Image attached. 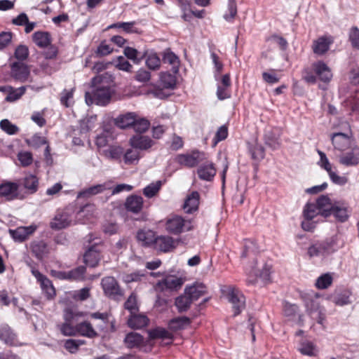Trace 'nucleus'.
I'll return each mask as SVG.
<instances>
[{"instance_id": "4be33fe9", "label": "nucleus", "mask_w": 359, "mask_h": 359, "mask_svg": "<svg viewBox=\"0 0 359 359\" xmlns=\"http://www.w3.org/2000/svg\"><path fill=\"white\" fill-rule=\"evenodd\" d=\"M126 209L133 213H139L143 208V198L142 196L131 195L125 202Z\"/></svg>"}, {"instance_id": "a19ab883", "label": "nucleus", "mask_w": 359, "mask_h": 359, "mask_svg": "<svg viewBox=\"0 0 359 359\" xmlns=\"http://www.w3.org/2000/svg\"><path fill=\"white\" fill-rule=\"evenodd\" d=\"M192 302V300L184 292L183 295L178 297L175 299V306H177L179 312H184L189 309Z\"/></svg>"}, {"instance_id": "680f3d73", "label": "nucleus", "mask_w": 359, "mask_h": 359, "mask_svg": "<svg viewBox=\"0 0 359 359\" xmlns=\"http://www.w3.org/2000/svg\"><path fill=\"white\" fill-rule=\"evenodd\" d=\"M237 14L236 0H229L228 12L224 14V18L227 21L233 20Z\"/></svg>"}, {"instance_id": "dca6fc26", "label": "nucleus", "mask_w": 359, "mask_h": 359, "mask_svg": "<svg viewBox=\"0 0 359 359\" xmlns=\"http://www.w3.org/2000/svg\"><path fill=\"white\" fill-rule=\"evenodd\" d=\"M129 142L133 148L140 150H147L154 144L150 137L143 135H134L130 139Z\"/></svg>"}, {"instance_id": "9b49d317", "label": "nucleus", "mask_w": 359, "mask_h": 359, "mask_svg": "<svg viewBox=\"0 0 359 359\" xmlns=\"http://www.w3.org/2000/svg\"><path fill=\"white\" fill-rule=\"evenodd\" d=\"M11 76L21 82L26 81L29 75L30 70L27 65L22 62H15L11 65Z\"/></svg>"}, {"instance_id": "f03ea898", "label": "nucleus", "mask_w": 359, "mask_h": 359, "mask_svg": "<svg viewBox=\"0 0 359 359\" xmlns=\"http://www.w3.org/2000/svg\"><path fill=\"white\" fill-rule=\"evenodd\" d=\"M193 221L182 216L174 215L169 217L165 223L166 230L175 235L193 229Z\"/></svg>"}, {"instance_id": "4c0bfd02", "label": "nucleus", "mask_w": 359, "mask_h": 359, "mask_svg": "<svg viewBox=\"0 0 359 359\" xmlns=\"http://www.w3.org/2000/svg\"><path fill=\"white\" fill-rule=\"evenodd\" d=\"M123 154V147L116 145L109 146L102 151V155L107 158L114 161H120Z\"/></svg>"}, {"instance_id": "393cba45", "label": "nucleus", "mask_w": 359, "mask_h": 359, "mask_svg": "<svg viewBox=\"0 0 359 359\" xmlns=\"http://www.w3.org/2000/svg\"><path fill=\"white\" fill-rule=\"evenodd\" d=\"M29 249L32 254L40 260L48 253L47 245L43 241H33L29 243Z\"/></svg>"}, {"instance_id": "bb28decb", "label": "nucleus", "mask_w": 359, "mask_h": 359, "mask_svg": "<svg viewBox=\"0 0 359 359\" xmlns=\"http://www.w3.org/2000/svg\"><path fill=\"white\" fill-rule=\"evenodd\" d=\"M110 187L107 183L99 184L81 191L78 194V198H89L104 192L105 190L109 189Z\"/></svg>"}, {"instance_id": "6e6d98bb", "label": "nucleus", "mask_w": 359, "mask_h": 359, "mask_svg": "<svg viewBox=\"0 0 359 359\" xmlns=\"http://www.w3.org/2000/svg\"><path fill=\"white\" fill-rule=\"evenodd\" d=\"M140 158L139 152L137 150L128 149L124 154L123 159L126 164H133Z\"/></svg>"}, {"instance_id": "412c9836", "label": "nucleus", "mask_w": 359, "mask_h": 359, "mask_svg": "<svg viewBox=\"0 0 359 359\" xmlns=\"http://www.w3.org/2000/svg\"><path fill=\"white\" fill-rule=\"evenodd\" d=\"M349 212L348 208L344 203L335 202L331 215H333L338 222H344L348 219Z\"/></svg>"}, {"instance_id": "6e6552de", "label": "nucleus", "mask_w": 359, "mask_h": 359, "mask_svg": "<svg viewBox=\"0 0 359 359\" xmlns=\"http://www.w3.org/2000/svg\"><path fill=\"white\" fill-rule=\"evenodd\" d=\"M32 275L39 283L42 291L45 293L47 298L51 299L55 295V290L52 282L44 275L35 269H32Z\"/></svg>"}, {"instance_id": "c756f323", "label": "nucleus", "mask_w": 359, "mask_h": 359, "mask_svg": "<svg viewBox=\"0 0 359 359\" xmlns=\"http://www.w3.org/2000/svg\"><path fill=\"white\" fill-rule=\"evenodd\" d=\"M18 185L14 182H6L0 185V196L8 200L16 197Z\"/></svg>"}, {"instance_id": "39448f33", "label": "nucleus", "mask_w": 359, "mask_h": 359, "mask_svg": "<svg viewBox=\"0 0 359 359\" xmlns=\"http://www.w3.org/2000/svg\"><path fill=\"white\" fill-rule=\"evenodd\" d=\"M101 285L104 294L112 299L119 300L123 295L117 280L112 276H107L102 279Z\"/></svg>"}, {"instance_id": "7c9ffc66", "label": "nucleus", "mask_w": 359, "mask_h": 359, "mask_svg": "<svg viewBox=\"0 0 359 359\" xmlns=\"http://www.w3.org/2000/svg\"><path fill=\"white\" fill-rule=\"evenodd\" d=\"M306 306L308 312L312 316V318L316 319L319 324L323 325L325 318V312L319 309L318 304L313 301H311L310 302H307L306 304Z\"/></svg>"}, {"instance_id": "4468645a", "label": "nucleus", "mask_w": 359, "mask_h": 359, "mask_svg": "<svg viewBox=\"0 0 359 359\" xmlns=\"http://www.w3.org/2000/svg\"><path fill=\"white\" fill-rule=\"evenodd\" d=\"M270 280V272L269 269L264 268L257 275L255 272L249 274L247 278L248 285L262 287Z\"/></svg>"}, {"instance_id": "2f4dec72", "label": "nucleus", "mask_w": 359, "mask_h": 359, "mask_svg": "<svg viewBox=\"0 0 359 359\" xmlns=\"http://www.w3.org/2000/svg\"><path fill=\"white\" fill-rule=\"evenodd\" d=\"M200 179L210 181L216 174V170L211 163L201 165L197 170Z\"/></svg>"}, {"instance_id": "49530a36", "label": "nucleus", "mask_w": 359, "mask_h": 359, "mask_svg": "<svg viewBox=\"0 0 359 359\" xmlns=\"http://www.w3.org/2000/svg\"><path fill=\"white\" fill-rule=\"evenodd\" d=\"M149 126L150 123L148 120L144 118H137V116L136 115L132 128L135 132L142 133L148 130Z\"/></svg>"}, {"instance_id": "8fccbe9b", "label": "nucleus", "mask_w": 359, "mask_h": 359, "mask_svg": "<svg viewBox=\"0 0 359 359\" xmlns=\"http://www.w3.org/2000/svg\"><path fill=\"white\" fill-rule=\"evenodd\" d=\"M26 143L32 147L39 148L41 146L47 144V140L44 137L35 134L29 139H26Z\"/></svg>"}, {"instance_id": "2eb2a0df", "label": "nucleus", "mask_w": 359, "mask_h": 359, "mask_svg": "<svg viewBox=\"0 0 359 359\" xmlns=\"http://www.w3.org/2000/svg\"><path fill=\"white\" fill-rule=\"evenodd\" d=\"M339 163L346 166H355L359 163V147L354 146L339 158Z\"/></svg>"}, {"instance_id": "5701e85b", "label": "nucleus", "mask_w": 359, "mask_h": 359, "mask_svg": "<svg viewBox=\"0 0 359 359\" xmlns=\"http://www.w3.org/2000/svg\"><path fill=\"white\" fill-rule=\"evenodd\" d=\"M184 292L189 298L194 301H196L202 295L206 292V287L201 283H196L191 285L187 286L184 289Z\"/></svg>"}, {"instance_id": "9d476101", "label": "nucleus", "mask_w": 359, "mask_h": 359, "mask_svg": "<svg viewBox=\"0 0 359 359\" xmlns=\"http://www.w3.org/2000/svg\"><path fill=\"white\" fill-rule=\"evenodd\" d=\"M36 225L28 226H19L15 229H9L8 233L16 242H23L32 235L36 230Z\"/></svg>"}, {"instance_id": "ddd939ff", "label": "nucleus", "mask_w": 359, "mask_h": 359, "mask_svg": "<svg viewBox=\"0 0 359 359\" xmlns=\"http://www.w3.org/2000/svg\"><path fill=\"white\" fill-rule=\"evenodd\" d=\"M312 69L319 79L325 83L330 81L332 74L330 67L323 61L313 63Z\"/></svg>"}, {"instance_id": "37998d69", "label": "nucleus", "mask_w": 359, "mask_h": 359, "mask_svg": "<svg viewBox=\"0 0 359 359\" xmlns=\"http://www.w3.org/2000/svg\"><path fill=\"white\" fill-rule=\"evenodd\" d=\"M23 185L29 193L33 194L37 191L39 185L38 179L34 175H28L24 178Z\"/></svg>"}, {"instance_id": "f8f14e48", "label": "nucleus", "mask_w": 359, "mask_h": 359, "mask_svg": "<svg viewBox=\"0 0 359 359\" xmlns=\"http://www.w3.org/2000/svg\"><path fill=\"white\" fill-rule=\"evenodd\" d=\"M72 221V216L68 211H61L57 212L50 226L53 229L60 230L69 226Z\"/></svg>"}, {"instance_id": "a211bd4d", "label": "nucleus", "mask_w": 359, "mask_h": 359, "mask_svg": "<svg viewBox=\"0 0 359 359\" xmlns=\"http://www.w3.org/2000/svg\"><path fill=\"white\" fill-rule=\"evenodd\" d=\"M333 40L330 36H322L315 40L313 43L312 48L315 54L322 55L325 53L330 46L332 43Z\"/></svg>"}, {"instance_id": "423d86ee", "label": "nucleus", "mask_w": 359, "mask_h": 359, "mask_svg": "<svg viewBox=\"0 0 359 359\" xmlns=\"http://www.w3.org/2000/svg\"><path fill=\"white\" fill-rule=\"evenodd\" d=\"M86 267L83 266H78L68 271L51 270L52 276L59 280H67L69 281H79L84 280Z\"/></svg>"}, {"instance_id": "c9c22d12", "label": "nucleus", "mask_w": 359, "mask_h": 359, "mask_svg": "<svg viewBox=\"0 0 359 359\" xmlns=\"http://www.w3.org/2000/svg\"><path fill=\"white\" fill-rule=\"evenodd\" d=\"M352 292L348 290H344L336 292L332 297V302L337 306H344L351 303Z\"/></svg>"}, {"instance_id": "864d4df0", "label": "nucleus", "mask_w": 359, "mask_h": 359, "mask_svg": "<svg viewBox=\"0 0 359 359\" xmlns=\"http://www.w3.org/2000/svg\"><path fill=\"white\" fill-rule=\"evenodd\" d=\"M299 351L303 355L313 356L316 355L317 349L311 342H304L299 348Z\"/></svg>"}, {"instance_id": "6ab92c4d", "label": "nucleus", "mask_w": 359, "mask_h": 359, "mask_svg": "<svg viewBox=\"0 0 359 359\" xmlns=\"http://www.w3.org/2000/svg\"><path fill=\"white\" fill-rule=\"evenodd\" d=\"M200 194L196 191H192L187 195L183 205V209L185 212L190 214L196 211L198 208Z\"/></svg>"}, {"instance_id": "4d7b16f0", "label": "nucleus", "mask_w": 359, "mask_h": 359, "mask_svg": "<svg viewBox=\"0 0 359 359\" xmlns=\"http://www.w3.org/2000/svg\"><path fill=\"white\" fill-rule=\"evenodd\" d=\"M25 93V87L22 86L18 88H11L6 97L8 102H13L18 100Z\"/></svg>"}, {"instance_id": "5fc2aeb1", "label": "nucleus", "mask_w": 359, "mask_h": 359, "mask_svg": "<svg viewBox=\"0 0 359 359\" xmlns=\"http://www.w3.org/2000/svg\"><path fill=\"white\" fill-rule=\"evenodd\" d=\"M125 309L130 312V314L135 313L138 311V306L137 298L134 294H131L124 304Z\"/></svg>"}, {"instance_id": "0e129e2a", "label": "nucleus", "mask_w": 359, "mask_h": 359, "mask_svg": "<svg viewBox=\"0 0 359 359\" xmlns=\"http://www.w3.org/2000/svg\"><path fill=\"white\" fill-rule=\"evenodd\" d=\"M228 135V128L226 126H220L216 132L215 136L213 139V146H216V144L227 137Z\"/></svg>"}, {"instance_id": "774afa93", "label": "nucleus", "mask_w": 359, "mask_h": 359, "mask_svg": "<svg viewBox=\"0 0 359 359\" xmlns=\"http://www.w3.org/2000/svg\"><path fill=\"white\" fill-rule=\"evenodd\" d=\"M349 39L353 48L359 49V29L352 27L349 32Z\"/></svg>"}, {"instance_id": "603ef678", "label": "nucleus", "mask_w": 359, "mask_h": 359, "mask_svg": "<svg viewBox=\"0 0 359 359\" xmlns=\"http://www.w3.org/2000/svg\"><path fill=\"white\" fill-rule=\"evenodd\" d=\"M0 128L8 135L16 134L19 128L17 126L11 123L8 119H4L0 122Z\"/></svg>"}, {"instance_id": "b1692460", "label": "nucleus", "mask_w": 359, "mask_h": 359, "mask_svg": "<svg viewBox=\"0 0 359 359\" xmlns=\"http://www.w3.org/2000/svg\"><path fill=\"white\" fill-rule=\"evenodd\" d=\"M0 339L9 346H17L18 344L15 334L7 325L0 326Z\"/></svg>"}, {"instance_id": "a18cd8bd", "label": "nucleus", "mask_w": 359, "mask_h": 359, "mask_svg": "<svg viewBox=\"0 0 359 359\" xmlns=\"http://www.w3.org/2000/svg\"><path fill=\"white\" fill-rule=\"evenodd\" d=\"M149 337L151 339H168L171 341L172 335L168 330L164 328L157 327L149 332Z\"/></svg>"}, {"instance_id": "3c124183", "label": "nucleus", "mask_w": 359, "mask_h": 359, "mask_svg": "<svg viewBox=\"0 0 359 359\" xmlns=\"http://www.w3.org/2000/svg\"><path fill=\"white\" fill-rule=\"evenodd\" d=\"M161 187V181H157L156 183H151L144 189L143 194L147 198H152L158 192Z\"/></svg>"}, {"instance_id": "473e14b6", "label": "nucleus", "mask_w": 359, "mask_h": 359, "mask_svg": "<svg viewBox=\"0 0 359 359\" xmlns=\"http://www.w3.org/2000/svg\"><path fill=\"white\" fill-rule=\"evenodd\" d=\"M149 323L148 318L144 315L130 314L128 320V325L133 329H140L147 325Z\"/></svg>"}, {"instance_id": "1a4fd4ad", "label": "nucleus", "mask_w": 359, "mask_h": 359, "mask_svg": "<svg viewBox=\"0 0 359 359\" xmlns=\"http://www.w3.org/2000/svg\"><path fill=\"white\" fill-rule=\"evenodd\" d=\"M184 283V280L182 278H178L173 276H168L162 280L158 281L155 289L159 291L165 290H177L182 287Z\"/></svg>"}, {"instance_id": "e2e57ef3", "label": "nucleus", "mask_w": 359, "mask_h": 359, "mask_svg": "<svg viewBox=\"0 0 359 359\" xmlns=\"http://www.w3.org/2000/svg\"><path fill=\"white\" fill-rule=\"evenodd\" d=\"M73 93L74 89L64 90L61 93L60 102L65 107H69L73 102Z\"/></svg>"}, {"instance_id": "79ce46f5", "label": "nucleus", "mask_w": 359, "mask_h": 359, "mask_svg": "<svg viewBox=\"0 0 359 359\" xmlns=\"http://www.w3.org/2000/svg\"><path fill=\"white\" fill-rule=\"evenodd\" d=\"M190 323V320L187 317H178L170 320L168 327L172 330H178L183 329Z\"/></svg>"}, {"instance_id": "09e8293b", "label": "nucleus", "mask_w": 359, "mask_h": 359, "mask_svg": "<svg viewBox=\"0 0 359 359\" xmlns=\"http://www.w3.org/2000/svg\"><path fill=\"white\" fill-rule=\"evenodd\" d=\"M320 215V210L316 203H307L304 209V216L305 219L311 220L316 215Z\"/></svg>"}, {"instance_id": "58836bf2", "label": "nucleus", "mask_w": 359, "mask_h": 359, "mask_svg": "<svg viewBox=\"0 0 359 359\" xmlns=\"http://www.w3.org/2000/svg\"><path fill=\"white\" fill-rule=\"evenodd\" d=\"M163 61L172 65V70L176 74L179 70L180 60L178 57L170 50H166L163 54Z\"/></svg>"}, {"instance_id": "de8ad7c7", "label": "nucleus", "mask_w": 359, "mask_h": 359, "mask_svg": "<svg viewBox=\"0 0 359 359\" xmlns=\"http://www.w3.org/2000/svg\"><path fill=\"white\" fill-rule=\"evenodd\" d=\"M137 239L142 245H149L155 241L154 234L151 231L140 230L137 233Z\"/></svg>"}, {"instance_id": "bf43d9fd", "label": "nucleus", "mask_w": 359, "mask_h": 359, "mask_svg": "<svg viewBox=\"0 0 359 359\" xmlns=\"http://www.w3.org/2000/svg\"><path fill=\"white\" fill-rule=\"evenodd\" d=\"M14 56L18 60L24 61L29 56V49L25 45L18 46L15 50Z\"/></svg>"}, {"instance_id": "20e7f679", "label": "nucleus", "mask_w": 359, "mask_h": 359, "mask_svg": "<svg viewBox=\"0 0 359 359\" xmlns=\"http://www.w3.org/2000/svg\"><path fill=\"white\" fill-rule=\"evenodd\" d=\"M205 159V154L204 152L193 150L191 152L177 155L175 161L182 166L194 168Z\"/></svg>"}, {"instance_id": "f704fd0d", "label": "nucleus", "mask_w": 359, "mask_h": 359, "mask_svg": "<svg viewBox=\"0 0 359 359\" xmlns=\"http://www.w3.org/2000/svg\"><path fill=\"white\" fill-rule=\"evenodd\" d=\"M136 114L133 112H128L123 115L118 116L115 119V124L120 128L125 129L132 127L135 121Z\"/></svg>"}, {"instance_id": "c85d7f7f", "label": "nucleus", "mask_w": 359, "mask_h": 359, "mask_svg": "<svg viewBox=\"0 0 359 359\" xmlns=\"http://www.w3.org/2000/svg\"><path fill=\"white\" fill-rule=\"evenodd\" d=\"M316 204L320 210V213L322 216L327 217L331 215V211L334 207L332 203L327 196H321L317 201Z\"/></svg>"}, {"instance_id": "f257e3e1", "label": "nucleus", "mask_w": 359, "mask_h": 359, "mask_svg": "<svg viewBox=\"0 0 359 359\" xmlns=\"http://www.w3.org/2000/svg\"><path fill=\"white\" fill-rule=\"evenodd\" d=\"M85 313L76 309L66 308L64 310L63 317L65 322L60 326V330L65 336H76L80 334L88 338H94L97 333L93 327L90 323L83 321L79 323L80 318Z\"/></svg>"}, {"instance_id": "c03bdc74", "label": "nucleus", "mask_w": 359, "mask_h": 359, "mask_svg": "<svg viewBox=\"0 0 359 359\" xmlns=\"http://www.w3.org/2000/svg\"><path fill=\"white\" fill-rule=\"evenodd\" d=\"M332 280L333 278L330 273H324L317 278L315 285L318 289L325 290L332 285Z\"/></svg>"}, {"instance_id": "338daca9", "label": "nucleus", "mask_w": 359, "mask_h": 359, "mask_svg": "<svg viewBox=\"0 0 359 359\" xmlns=\"http://www.w3.org/2000/svg\"><path fill=\"white\" fill-rule=\"evenodd\" d=\"M72 297L75 300L84 301L90 297V288L83 287L81 290L74 291Z\"/></svg>"}, {"instance_id": "e433bc0d", "label": "nucleus", "mask_w": 359, "mask_h": 359, "mask_svg": "<svg viewBox=\"0 0 359 359\" xmlns=\"http://www.w3.org/2000/svg\"><path fill=\"white\" fill-rule=\"evenodd\" d=\"M143 337L139 333L134 332L128 333L124 339V343L129 348L139 347L143 344Z\"/></svg>"}, {"instance_id": "7ed1b4c3", "label": "nucleus", "mask_w": 359, "mask_h": 359, "mask_svg": "<svg viewBox=\"0 0 359 359\" xmlns=\"http://www.w3.org/2000/svg\"><path fill=\"white\" fill-rule=\"evenodd\" d=\"M111 97L110 88L102 86L94 88L91 92H86L85 95L86 102L88 105L95 104L104 106L110 102Z\"/></svg>"}, {"instance_id": "f3484780", "label": "nucleus", "mask_w": 359, "mask_h": 359, "mask_svg": "<svg viewBox=\"0 0 359 359\" xmlns=\"http://www.w3.org/2000/svg\"><path fill=\"white\" fill-rule=\"evenodd\" d=\"M332 143L336 149L344 151L351 146V140L348 135L336 133L332 135Z\"/></svg>"}, {"instance_id": "13d9d810", "label": "nucleus", "mask_w": 359, "mask_h": 359, "mask_svg": "<svg viewBox=\"0 0 359 359\" xmlns=\"http://www.w3.org/2000/svg\"><path fill=\"white\" fill-rule=\"evenodd\" d=\"M82 340L67 339L65 342V348L71 353H74L78 351L79 347L83 344Z\"/></svg>"}, {"instance_id": "ea45409f", "label": "nucleus", "mask_w": 359, "mask_h": 359, "mask_svg": "<svg viewBox=\"0 0 359 359\" xmlns=\"http://www.w3.org/2000/svg\"><path fill=\"white\" fill-rule=\"evenodd\" d=\"M160 81L161 85L165 88L172 89L176 85V77L175 74L169 72L161 73Z\"/></svg>"}, {"instance_id": "052dcab7", "label": "nucleus", "mask_w": 359, "mask_h": 359, "mask_svg": "<svg viewBox=\"0 0 359 359\" xmlns=\"http://www.w3.org/2000/svg\"><path fill=\"white\" fill-rule=\"evenodd\" d=\"M262 79L269 84L277 83L280 80V77L276 74L274 69L263 72Z\"/></svg>"}, {"instance_id": "a878e982", "label": "nucleus", "mask_w": 359, "mask_h": 359, "mask_svg": "<svg viewBox=\"0 0 359 359\" xmlns=\"http://www.w3.org/2000/svg\"><path fill=\"white\" fill-rule=\"evenodd\" d=\"M34 43L41 48L48 47L52 42V38L49 32L38 31L32 34Z\"/></svg>"}, {"instance_id": "72a5a7b5", "label": "nucleus", "mask_w": 359, "mask_h": 359, "mask_svg": "<svg viewBox=\"0 0 359 359\" xmlns=\"http://www.w3.org/2000/svg\"><path fill=\"white\" fill-rule=\"evenodd\" d=\"M84 262L90 267H95L97 265L100 256L95 246L90 248L84 254Z\"/></svg>"}, {"instance_id": "0eeeda50", "label": "nucleus", "mask_w": 359, "mask_h": 359, "mask_svg": "<svg viewBox=\"0 0 359 359\" xmlns=\"http://www.w3.org/2000/svg\"><path fill=\"white\" fill-rule=\"evenodd\" d=\"M227 297L233 305L234 316H237L245 308V297L241 291L234 287H229L227 291Z\"/></svg>"}, {"instance_id": "69168bd1", "label": "nucleus", "mask_w": 359, "mask_h": 359, "mask_svg": "<svg viewBox=\"0 0 359 359\" xmlns=\"http://www.w3.org/2000/svg\"><path fill=\"white\" fill-rule=\"evenodd\" d=\"M265 143L273 149H276L280 146L278 138L272 133H267L264 136Z\"/></svg>"}, {"instance_id": "cd10ccee", "label": "nucleus", "mask_w": 359, "mask_h": 359, "mask_svg": "<svg viewBox=\"0 0 359 359\" xmlns=\"http://www.w3.org/2000/svg\"><path fill=\"white\" fill-rule=\"evenodd\" d=\"M155 245L158 250L166 252L175 248L174 239L168 236H159L155 239Z\"/></svg>"}, {"instance_id": "aec40b11", "label": "nucleus", "mask_w": 359, "mask_h": 359, "mask_svg": "<svg viewBox=\"0 0 359 359\" xmlns=\"http://www.w3.org/2000/svg\"><path fill=\"white\" fill-rule=\"evenodd\" d=\"M331 247L327 243H316L308 249L310 257H325L330 253Z\"/></svg>"}]
</instances>
